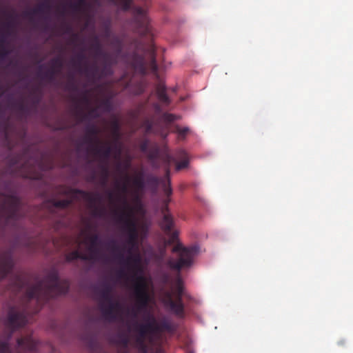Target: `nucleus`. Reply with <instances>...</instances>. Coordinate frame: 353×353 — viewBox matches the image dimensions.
Masks as SVG:
<instances>
[{"label":"nucleus","mask_w":353,"mask_h":353,"mask_svg":"<svg viewBox=\"0 0 353 353\" xmlns=\"http://www.w3.org/2000/svg\"><path fill=\"white\" fill-rule=\"evenodd\" d=\"M137 301V311H132V314L134 318L137 316V312H142L146 309L150 301L148 292L134 294Z\"/></svg>","instance_id":"a211bd4d"},{"label":"nucleus","mask_w":353,"mask_h":353,"mask_svg":"<svg viewBox=\"0 0 353 353\" xmlns=\"http://www.w3.org/2000/svg\"><path fill=\"white\" fill-rule=\"evenodd\" d=\"M11 19L8 21L7 23H6L4 24V28H6V30L8 31L9 30L12 29L14 24V21L12 20V16H10L9 17Z\"/></svg>","instance_id":"864d4df0"},{"label":"nucleus","mask_w":353,"mask_h":353,"mask_svg":"<svg viewBox=\"0 0 353 353\" xmlns=\"http://www.w3.org/2000/svg\"><path fill=\"white\" fill-rule=\"evenodd\" d=\"M170 170L169 166H167L165 170V176L163 178H159L152 174H148L145 179V186L153 192L157 191L159 185H162L165 195L171 196L172 194V189L171 188V181L170 179Z\"/></svg>","instance_id":"39448f33"},{"label":"nucleus","mask_w":353,"mask_h":353,"mask_svg":"<svg viewBox=\"0 0 353 353\" xmlns=\"http://www.w3.org/2000/svg\"><path fill=\"white\" fill-rule=\"evenodd\" d=\"M174 132L179 134V139H184L190 132V129L188 127L181 128L179 125H176Z\"/></svg>","instance_id":"a19ab883"},{"label":"nucleus","mask_w":353,"mask_h":353,"mask_svg":"<svg viewBox=\"0 0 353 353\" xmlns=\"http://www.w3.org/2000/svg\"><path fill=\"white\" fill-rule=\"evenodd\" d=\"M90 150L94 154L107 161L113 151V148L108 143H103L101 141V143L96 144Z\"/></svg>","instance_id":"f3484780"},{"label":"nucleus","mask_w":353,"mask_h":353,"mask_svg":"<svg viewBox=\"0 0 353 353\" xmlns=\"http://www.w3.org/2000/svg\"><path fill=\"white\" fill-rule=\"evenodd\" d=\"M143 125L145 128V133L150 134V133H154V122L152 120L146 119Z\"/></svg>","instance_id":"de8ad7c7"},{"label":"nucleus","mask_w":353,"mask_h":353,"mask_svg":"<svg viewBox=\"0 0 353 353\" xmlns=\"http://www.w3.org/2000/svg\"><path fill=\"white\" fill-rule=\"evenodd\" d=\"M69 288V281L68 279L60 280L58 271L53 269L43 279L38 281L32 285L28 286L24 299L27 305L32 301L36 302L37 307L33 312L37 313L44 302L52 297L67 294Z\"/></svg>","instance_id":"f03ea898"},{"label":"nucleus","mask_w":353,"mask_h":353,"mask_svg":"<svg viewBox=\"0 0 353 353\" xmlns=\"http://www.w3.org/2000/svg\"><path fill=\"white\" fill-rule=\"evenodd\" d=\"M156 94L159 101L165 105H170L171 101L166 93V87L163 83L157 84L156 87Z\"/></svg>","instance_id":"b1692460"},{"label":"nucleus","mask_w":353,"mask_h":353,"mask_svg":"<svg viewBox=\"0 0 353 353\" xmlns=\"http://www.w3.org/2000/svg\"><path fill=\"white\" fill-rule=\"evenodd\" d=\"M132 11L137 32L142 36L150 34L151 28L145 9L139 6H134Z\"/></svg>","instance_id":"423d86ee"},{"label":"nucleus","mask_w":353,"mask_h":353,"mask_svg":"<svg viewBox=\"0 0 353 353\" xmlns=\"http://www.w3.org/2000/svg\"><path fill=\"white\" fill-rule=\"evenodd\" d=\"M86 6H88V3L85 0H76V2L71 5L75 11H81Z\"/></svg>","instance_id":"c03bdc74"},{"label":"nucleus","mask_w":353,"mask_h":353,"mask_svg":"<svg viewBox=\"0 0 353 353\" xmlns=\"http://www.w3.org/2000/svg\"><path fill=\"white\" fill-rule=\"evenodd\" d=\"M162 117L163 120L167 123H172L179 119L176 115L167 112L163 113Z\"/></svg>","instance_id":"09e8293b"},{"label":"nucleus","mask_w":353,"mask_h":353,"mask_svg":"<svg viewBox=\"0 0 353 353\" xmlns=\"http://www.w3.org/2000/svg\"><path fill=\"white\" fill-rule=\"evenodd\" d=\"M93 214L94 216H101L104 214V210L102 208H95Z\"/></svg>","instance_id":"4d7b16f0"},{"label":"nucleus","mask_w":353,"mask_h":353,"mask_svg":"<svg viewBox=\"0 0 353 353\" xmlns=\"http://www.w3.org/2000/svg\"><path fill=\"white\" fill-rule=\"evenodd\" d=\"M102 60L103 66L100 71L99 67L97 65H94L91 68L86 66L84 70L85 73L86 74H92V76H95L99 72L101 77H108L112 75V65L117 63V57H114L110 54L108 58L104 57L102 58Z\"/></svg>","instance_id":"0eeeda50"},{"label":"nucleus","mask_w":353,"mask_h":353,"mask_svg":"<svg viewBox=\"0 0 353 353\" xmlns=\"http://www.w3.org/2000/svg\"><path fill=\"white\" fill-rule=\"evenodd\" d=\"M153 107L157 112H158V113L161 112V108L159 103H153Z\"/></svg>","instance_id":"052dcab7"},{"label":"nucleus","mask_w":353,"mask_h":353,"mask_svg":"<svg viewBox=\"0 0 353 353\" xmlns=\"http://www.w3.org/2000/svg\"><path fill=\"white\" fill-rule=\"evenodd\" d=\"M150 318L154 322L155 327H154L156 334H161L164 331L171 332L173 330V327L170 321L167 319H163L158 323L153 316H150Z\"/></svg>","instance_id":"4be33fe9"},{"label":"nucleus","mask_w":353,"mask_h":353,"mask_svg":"<svg viewBox=\"0 0 353 353\" xmlns=\"http://www.w3.org/2000/svg\"><path fill=\"white\" fill-rule=\"evenodd\" d=\"M30 150V147L25 148L21 154L11 159V165L17 168L19 164H22L24 169L28 168L31 165V162L29 160L26 161V159L29 157Z\"/></svg>","instance_id":"6ab92c4d"},{"label":"nucleus","mask_w":353,"mask_h":353,"mask_svg":"<svg viewBox=\"0 0 353 353\" xmlns=\"http://www.w3.org/2000/svg\"><path fill=\"white\" fill-rule=\"evenodd\" d=\"M132 63L133 66L139 70L142 73H145L146 70V62L145 57L140 55L137 52H134L132 56Z\"/></svg>","instance_id":"a878e982"},{"label":"nucleus","mask_w":353,"mask_h":353,"mask_svg":"<svg viewBox=\"0 0 353 353\" xmlns=\"http://www.w3.org/2000/svg\"><path fill=\"white\" fill-rule=\"evenodd\" d=\"M90 48L94 51L95 58H103L105 57L108 58L110 53L105 52L102 49V46L99 41L98 37L94 36L93 38V43Z\"/></svg>","instance_id":"393cba45"},{"label":"nucleus","mask_w":353,"mask_h":353,"mask_svg":"<svg viewBox=\"0 0 353 353\" xmlns=\"http://www.w3.org/2000/svg\"><path fill=\"white\" fill-rule=\"evenodd\" d=\"M183 159L181 160L180 162L177 163L176 165V170L177 171L188 168L189 165V159L187 157L186 153L183 152Z\"/></svg>","instance_id":"37998d69"},{"label":"nucleus","mask_w":353,"mask_h":353,"mask_svg":"<svg viewBox=\"0 0 353 353\" xmlns=\"http://www.w3.org/2000/svg\"><path fill=\"white\" fill-rule=\"evenodd\" d=\"M145 335H141L138 334L136 337V343L141 353H148V345L145 343ZM150 353H165L161 347H157L152 350Z\"/></svg>","instance_id":"412c9836"},{"label":"nucleus","mask_w":353,"mask_h":353,"mask_svg":"<svg viewBox=\"0 0 353 353\" xmlns=\"http://www.w3.org/2000/svg\"><path fill=\"white\" fill-rule=\"evenodd\" d=\"M49 0H46L44 3L39 5L37 8H34L30 11H26L23 13L24 16L30 19V21H32L33 17L37 14H41L45 12H48L51 6L49 3Z\"/></svg>","instance_id":"aec40b11"},{"label":"nucleus","mask_w":353,"mask_h":353,"mask_svg":"<svg viewBox=\"0 0 353 353\" xmlns=\"http://www.w3.org/2000/svg\"><path fill=\"white\" fill-rule=\"evenodd\" d=\"M89 259L87 254L81 253L79 250L70 252L65 255V261L68 263L77 259L87 261Z\"/></svg>","instance_id":"cd10ccee"},{"label":"nucleus","mask_w":353,"mask_h":353,"mask_svg":"<svg viewBox=\"0 0 353 353\" xmlns=\"http://www.w3.org/2000/svg\"><path fill=\"white\" fill-rule=\"evenodd\" d=\"M88 115L92 117H94V118L99 117V114L98 113V108H91L88 112Z\"/></svg>","instance_id":"603ef678"},{"label":"nucleus","mask_w":353,"mask_h":353,"mask_svg":"<svg viewBox=\"0 0 353 353\" xmlns=\"http://www.w3.org/2000/svg\"><path fill=\"white\" fill-rule=\"evenodd\" d=\"M117 344L121 347L123 353H127L128 347L130 343V339L125 334H120L118 335Z\"/></svg>","instance_id":"2f4dec72"},{"label":"nucleus","mask_w":353,"mask_h":353,"mask_svg":"<svg viewBox=\"0 0 353 353\" xmlns=\"http://www.w3.org/2000/svg\"><path fill=\"white\" fill-rule=\"evenodd\" d=\"M90 245L89 247V250L94 254L97 252V248L99 245L101 244V241L100 239L99 236L97 234H94L88 237Z\"/></svg>","instance_id":"473e14b6"},{"label":"nucleus","mask_w":353,"mask_h":353,"mask_svg":"<svg viewBox=\"0 0 353 353\" xmlns=\"http://www.w3.org/2000/svg\"><path fill=\"white\" fill-rule=\"evenodd\" d=\"M67 194H70L74 199H76L77 195H80L85 201H88L91 206L101 201V196L99 194L89 192L83 190L70 188Z\"/></svg>","instance_id":"f8f14e48"},{"label":"nucleus","mask_w":353,"mask_h":353,"mask_svg":"<svg viewBox=\"0 0 353 353\" xmlns=\"http://www.w3.org/2000/svg\"><path fill=\"white\" fill-rule=\"evenodd\" d=\"M72 28L70 26H65V33H71Z\"/></svg>","instance_id":"69168bd1"},{"label":"nucleus","mask_w":353,"mask_h":353,"mask_svg":"<svg viewBox=\"0 0 353 353\" xmlns=\"http://www.w3.org/2000/svg\"><path fill=\"white\" fill-rule=\"evenodd\" d=\"M6 38L4 35H2L0 39V58L2 60H4L10 53V51L6 47Z\"/></svg>","instance_id":"72a5a7b5"},{"label":"nucleus","mask_w":353,"mask_h":353,"mask_svg":"<svg viewBox=\"0 0 353 353\" xmlns=\"http://www.w3.org/2000/svg\"><path fill=\"white\" fill-rule=\"evenodd\" d=\"M85 59H86V57L84 53V50H81L80 52H79L76 55L75 59L72 60V64L73 67L78 69L79 71L83 72L85 73V72H84L85 68H83V70H81V66H82L83 63L85 61ZM86 66H88V65H85V66L84 68H85Z\"/></svg>","instance_id":"c85d7f7f"},{"label":"nucleus","mask_w":353,"mask_h":353,"mask_svg":"<svg viewBox=\"0 0 353 353\" xmlns=\"http://www.w3.org/2000/svg\"><path fill=\"white\" fill-rule=\"evenodd\" d=\"M183 294V281L180 277H178L175 282L174 292H164L161 299L164 306L178 317H183L185 314Z\"/></svg>","instance_id":"7ed1b4c3"},{"label":"nucleus","mask_w":353,"mask_h":353,"mask_svg":"<svg viewBox=\"0 0 353 353\" xmlns=\"http://www.w3.org/2000/svg\"><path fill=\"white\" fill-rule=\"evenodd\" d=\"M17 344V350L19 353H23V352H34L37 347V341L31 336L19 338Z\"/></svg>","instance_id":"4468645a"},{"label":"nucleus","mask_w":353,"mask_h":353,"mask_svg":"<svg viewBox=\"0 0 353 353\" xmlns=\"http://www.w3.org/2000/svg\"><path fill=\"white\" fill-rule=\"evenodd\" d=\"M28 305L22 311L12 308L8 316V325L13 332L14 330L24 326L28 322Z\"/></svg>","instance_id":"6e6552de"},{"label":"nucleus","mask_w":353,"mask_h":353,"mask_svg":"<svg viewBox=\"0 0 353 353\" xmlns=\"http://www.w3.org/2000/svg\"><path fill=\"white\" fill-rule=\"evenodd\" d=\"M102 173L104 177V183H105L109 176V170L107 166L104 165L102 167Z\"/></svg>","instance_id":"5fc2aeb1"},{"label":"nucleus","mask_w":353,"mask_h":353,"mask_svg":"<svg viewBox=\"0 0 353 353\" xmlns=\"http://www.w3.org/2000/svg\"><path fill=\"white\" fill-rule=\"evenodd\" d=\"M132 184L134 188L133 199L136 203H139L141 199L139 192L143 191L145 188V181L144 180L143 172H139L133 179Z\"/></svg>","instance_id":"dca6fc26"},{"label":"nucleus","mask_w":353,"mask_h":353,"mask_svg":"<svg viewBox=\"0 0 353 353\" xmlns=\"http://www.w3.org/2000/svg\"><path fill=\"white\" fill-rule=\"evenodd\" d=\"M79 38V36L77 33H72L71 37V42L74 43Z\"/></svg>","instance_id":"bf43d9fd"},{"label":"nucleus","mask_w":353,"mask_h":353,"mask_svg":"<svg viewBox=\"0 0 353 353\" xmlns=\"http://www.w3.org/2000/svg\"><path fill=\"white\" fill-rule=\"evenodd\" d=\"M82 100L84 103H89L90 102V100H89V98L88 97L87 95H84L83 97H82Z\"/></svg>","instance_id":"338daca9"},{"label":"nucleus","mask_w":353,"mask_h":353,"mask_svg":"<svg viewBox=\"0 0 353 353\" xmlns=\"http://www.w3.org/2000/svg\"><path fill=\"white\" fill-rule=\"evenodd\" d=\"M145 54L150 59V69L156 72L158 70V66L156 61L155 49L153 46H149L145 50Z\"/></svg>","instance_id":"bb28decb"},{"label":"nucleus","mask_w":353,"mask_h":353,"mask_svg":"<svg viewBox=\"0 0 353 353\" xmlns=\"http://www.w3.org/2000/svg\"><path fill=\"white\" fill-rule=\"evenodd\" d=\"M100 130L94 124H90L85 128V135L83 137V143H87L91 148L98 143H101L99 138Z\"/></svg>","instance_id":"ddd939ff"},{"label":"nucleus","mask_w":353,"mask_h":353,"mask_svg":"<svg viewBox=\"0 0 353 353\" xmlns=\"http://www.w3.org/2000/svg\"><path fill=\"white\" fill-rule=\"evenodd\" d=\"M159 134L163 139H165L168 137V133L162 131L159 133Z\"/></svg>","instance_id":"774afa93"},{"label":"nucleus","mask_w":353,"mask_h":353,"mask_svg":"<svg viewBox=\"0 0 353 353\" xmlns=\"http://www.w3.org/2000/svg\"><path fill=\"white\" fill-rule=\"evenodd\" d=\"M117 201L121 202V208L113 211V215L116 218L118 223L123 224V230L126 233L128 239L125 241V248L127 249L128 254L126 258L121 252H119V248L117 245L114 241L110 243V248L112 252H118L117 258L119 262L126 266L134 264L137 266L140 264L141 259L138 254H134L133 251L138 250V237L139 232L137 223L134 219V208L129 203L128 199L124 195H119Z\"/></svg>","instance_id":"f257e3e1"},{"label":"nucleus","mask_w":353,"mask_h":353,"mask_svg":"<svg viewBox=\"0 0 353 353\" xmlns=\"http://www.w3.org/2000/svg\"><path fill=\"white\" fill-rule=\"evenodd\" d=\"M66 89L68 90H76L77 86L74 82L73 77H70V79L66 84Z\"/></svg>","instance_id":"3c124183"},{"label":"nucleus","mask_w":353,"mask_h":353,"mask_svg":"<svg viewBox=\"0 0 353 353\" xmlns=\"http://www.w3.org/2000/svg\"><path fill=\"white\" fill-rule=\"evenodd\" d=\"M148 141H143L141 145H140V149L141 151L143 152H146L147 150H148Z\"/></svg>","instance_id":"13d9d810"},{"label":"nucleus","mask_w":353,"mask_h":353,"mask_svg":"<svg viewBox=\"0 0 353 353\" xmlns=\"http://www.w3.org/2000/svg\"><path fill=\"white\" fill-rule=\"evenodd\" d=\"M14 266L12 254L3 252L0 254V282L12 271Z\"/></svg>","instance_id":"9b49d317"},{"label":"nucleus","mask_w":353,"mask_h":353,"mask_svg":"<svg viewBox=\"0 0 353 353\" xmlns=\"http://www.w3.org/2000/svg\"><path fill=\"white\" fill-rule=\"evenodd\" d=\"M151 314H148L147 315V323H139L137 321H135L133 324V330L137 332V334H141V335H145L146 336L148 334H157L155 329L154 322L150 318Z\"/></svg>","instance_id":"2eb2a0df"},{"label":"nucleus","mask_w":353,"mask_h":353,"mask_svg":"<svg viewBox=\"0 0 353 353\" xmlns=\"http://www.w3.org/2000/svg\"><path fill=\"white\" fill-rule=\"evenodd\" d=\"M110 45L115 50L117 54L115 57H117L122 52L123 42L120 37L114 36L111 39Z\"/></svg>","instance_id":"7c9ffc66"},{"label":"nucleus","mask_w":353,"mask_h":353,"mask_svg":"<svg viewBox=\"0 0 353 353\" xmlns=\"http://www.w3.org/2000/svg\"><path fill=\"white\" fill-rule=\"evenodd\" d=\"M39 92V88L38 87H35L32 89L30 92V97L32 99V105L33 107L36 108L41 101V95L38 94Z\"/></svg>","instance_id":"c9c22d12"},{"label":"nucleus","mask_w":353,"mask_h":353,"mask_svg":"<svg viewBox=\"0 0 353 353\" xmlns=\"http://www.w3.org/2000/svg\"><path fill=\"white\" fill-rule=\"evenodd\" d=\"M132 269L134 272L132 279L134 281V293H141L148 292V285L145 278L142 275H137L138 272H141V270L139 264L137 266H134V264H132L128 266Z\"/></svg>","instance_id":"9d476101"},{"label":"nucleus","mask_w":353,"mask_h":353,"mask_svg":"<svg viewBox=\"0 0 353 353\" xmlns=\"http://www.w3.org/2000/svg\"><path fill=\"white\" fill-rule=\"evenodd\" d=\"M113 288L112 285L108 283L103 284L102 288L99 290V303H105V301H111L113 299L112 296Z\"/></svg>","instance_id":"5701e85b"},{"label":"nucleus","mask_w":353,"mask_h":353,"mask_svg":"<svg viewBox=\"0 0 353 353\" xmlns=\"http://www.w3.org/2000/svg\"><path fill=\"white\" fill-rule=\"evenodd\" d=\"M173 227V219L170 214L164 213L163 220L161 221V228L167 233L171 232Z\"/></svg>","instance_id":"c756f323"},{"label":"nucleus","mask_w":353,"mask_h":353,"mask_svg":"<svg viewBox=\"0 0 353 353\" xmlns=\"http://www.w3.org/2000/svg\"><path fill=\"white\" fill-rule=\"evenodd\" d=\"M100 310L103 316L108 320L114 321L116 319L117 313L121 310V305L119 301H111L99 303Z\"/></svg>","instance_id":"1a4fd4ad"},{"label":"nucleus","mask_w":353,"mask_h":353,"mask_svg":"<svg viewBox=\"0 0 353 353\" xmlns=\"http://www.w3.org/2000/svg\"><path fill=\"white\" fill-rule=\"evenodd\" d=\"M14 288L18 291H21L25 285V281L21 276H16L13 282Z\"/></svg>","instance_id":"a18cd8bd"},{"label":"nucleus","mask_w":353,"mask_h":353,"mask_svg":"<svg viewBox=\"0 0 353 353\" xmlns=\"http://www.w3.org/2000/svg\"><path fill=\"white\" fill-rule=\"evenodd\" d=\"M60 72H61L57 71V70L50 67V70L43 74L42 78L51 82L55 79L56 75Z\"/></svg>","instance_id":"e433bc0d"},{"label":"nucleus","mask_w":353,"mask_h":353,"mask_svg":"<svg viewBox=\"0 0 353 353\" xmlns=\"http://www.w3.org/2000/svg\"><path fill=\"white\" fill-rule=\"evenodd\" d=\"M72 203V199H62L58 201H52L53 206L59 208H66Z\"/></svg>","instance_id":"ea45409f"},{"label":"nucleus","mask_w":353,"mask_h":353,"mask_svg":"<svg viewBox=\"0 0 353 353\" xmlns=\"http://www.w3.org/2000/svg\"><path fill=\"white\" fill-rule=\"evenodd\" d=\"M99 108L105 112H110L112 110V103L110 98H106L101 101Z\"/></svg>","instance_id":"4c0bfd02"},{"label":"nucleus","mask_w":353,"mask_h":353,"mask_svg":"<svg viewBox=\"0 0 353 353\" xmlns=\"http://www.w3.org/2000/svg\"><path fill=\"white\" fill-rule=\"evenodd\" d=\"M14 106L21 113H28L29 112L28 105L23 100L15 102Z\"/></svg>","instance_id":"79ce46f5"},{"label":"nucleus","mask_w":353,"mask_h":353,"mask_svg":"<svg viewBox=\"0 0 353 353\" xmlns=\"http://www.w3.org/2000/svg\"><path fill=\"white\" fill-rule=\"evenodd\" d=\"M166 199H164L163 201V212H165V211H168V204L170 202V196H167Z\"/></svg>","instance_id":"6e6d98bb"},{"label":"nucleus","mask_w":353,"mask_h":353,"mask_svg":"<svg viewBox=\"0 0 353 353\" xmlns=\"http://www.w3.org/2000/svg\"><path fill=\"white\" fill-rule=\"evenodd\" d=\"M0 353H12L7 341H0Z\"/></svg>","instance_id":"49530a36"},{"label":"nucleus","mask_w":353,"mask_h":353,"mask_svg":"<svg viewBox=\"0 0 353 353\" xmlns=\"http://www.w3.org/2000/svg\"><path fill=\"white\" fill-rule=\"evenodd\" d=\"M130 165H131L130 159H128L126 161H125L123 164L119 162L117 165V168L118 170H120V169L121 168V166H123L124 171H126L130 168Z\"/></svg>","instance_id":"8fccbe9b"},{"label":"nucleus","mask_w":353,"mask_h":353,"mask_svg":"<svg viewBox=\"0 0 353 353\" xmlns=\"http://www.w3.org/2000/svg\"><path fill=\"white\" fill-rule=\"evenodd\" d=\"M172 252L177 254L178 259H170L168 261L169 267L174 270L180 271L183 268L190 267L198 250L195 246L184 247L181 243H177L172 248Z\"/></svg>","instance_id":"20e7f679"},{"label":"nucleus","mask_w":353,"mask_h":353,"mask_svg":"<svg viewBox=\"0 0 353 353\" xmlns=\"http://www.w3.org/2000/svg\"><path fill=\"white\" fill-rule=\"evenodd\" d=\"M111 131L116 141L120 139V124L117 119H114L111 122Z\"/></svg>","instance_id":"f704fd0d"},{"label":"nucleus","mask_w":353,"mask_h":353,"mask_svg":"<svg viewBox=\"0 0 353 353\" xmlns=\"http://www.w3.org/2000/svg\"><path fill=\"white\" fill-rule=\"evenodd\" d=\"M121 190L123 193L126 194L128 192V185L126 183H123L121 188Z\"/></svg>","instance_id":"e2e57ef3"},{"label":"nucleus","mask_w":353,"mask_h":353,"mask_svg":"<svg viewBox=\"0 0 353 353\" xmlns=\"http://www.w3.org/2000/svg\"><path fill=\"white\" fill-rule=\"evenodd\" d=\"M50 67L52 68H54L55 70H57V71L61 72L63 66V59L61 57H56L50 61Z\"/></svg>","instance_id":"58836bf2"},{"label":"nucleus","mask_w":353,"mask_h":353,"mask_svg":"<svg viewBox=\"0 0 353 353\" xmlns=\"http://www.w3.org/2000/svg\"><path fill=\"white\" fill-rule=\"evenodd\" d=\"M118 276H119V277H120V278H123V277H125V276H126V274H125V271H124V270H119V272H118Z\"/></svg>","instance_id":"0e129e2a"},{"label":"nucleus","mask_w":353,"mask_h":353,"mask_svg":"<svg viewBox=\"0 0 353 353\" xmlns=\"http://www.w3.org/2000/svg\"><path fill=\"white\" fill-rule=\"evenodd\" d=\"M114 148L115 150L117 151V155H116V157H117V158H119V157H120V155H121V148H120V147H118V146H117V145H115Z\"/></svg>","instance_id":"680f3d73"}]
</instances>
